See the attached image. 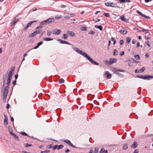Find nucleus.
Listing matches in <instances>:
<instances>
[{
  "instance_id": "f257e3e1",
  "label": "nucleus",
  "mask_w": 153,
  "mask_h": 153,
  "mask_svg": "<svg viewBox=\"0 0 153 153\" xmlns=\"http://www.w3.org/2000/svg\"><path fill=\"white\" fill-rule=\"evenodd\" d=\"M9 88V87L6 86L3 91V100L4 103H5L6 101V100L7 98V96L8 92V89Z\"/></svg>"
},
{
  "instance_id": "f03ea898",
  "label": "nucleus",
  "mask_w": 153,
  "mask_h": 153,
  "mask_svg": "<svg viewBox=\"0 0 153 153\" xmlns=\"http://www.w3.org/2000/svg\"><path fill=\"white\" fill-rule=\"evenodd\" d=\"M136 77L145 80H149V78H153V76L150 75H146L143 76V75H137Z\"/></svg>"
},
{
  "instance_id": "7ed1b4c3",
  "label": "nucleus",
  "mask_w": 153,
  "mask_h": 153,
  "mask_svg": "<svg viewBox=\"0 0 153 153\" xmlns=\"http://www.w3.org/2000/svg\"><path fill=\"white\" fill-rule=\"evenodd\" d=\"M74 50L76 51L78 53L82 55L84 57L86 58L88 55L86 53L83 52L82 51L76 48H73Z\"/></svg>"
},
{
  "instance_id": "20e7f679",
  "label": "nucleus",
  "mask_w": 153,
  "mask_h": 153,
  "mask_svg": "<svg viewBox=\"0 0 153 153\" xmlns=\"http://www.w3.org/2000/svg\"><path fill=\"white\" fill-rule=\"evenodd\" d=\"M105 4L107 6L111 7H118L116 4H114L113 2L110 3L109 2H106Z\"/></svg>"
},
{
  "instance_id": "39448f33",
  "label": "nucleus",
  "mask_w": 153,
  "mask_h": 153,
  "mask_svg": "<svg viewBox=\"0 0 153 153\" xmlns=\"http://www.w3.org/2000/svg\"><path fill=\"white\" fill-rule=\"evenodd\" d=\"M86 58H87V59H88L93 64L97 65H99V64L97 62L94 60H93L88 55Z\"/></svg>"
},
{
  "instance_id": "423d86ee",
  "label": "nucleus",
  "mask_w": 153,
  "mask_h": 153,
  "mask_svg": "<svg viewBox=\"0 0 153 153\" xmlns=\"http://www.w3.org/2000/svg\"><path fill=\"white\" fill-rule=\"evenodd\" d=\"M62 141H63L64 142L67 143L69 145H70V146H71L72 147L74 148H76V147L75 146H74V145H73L71 142V141L68 140H62Z\"/></svg>"
},
{
  "instance_id": "0eeeda50",
  "label": "nucleus",
  "mask_w": 153,
  "mask_h": 153,
  "mask_svg": "<svg viewBox=\"0 0 153 153\" xmlns=\"http://www.w3.org/2000/svg\"><path fill=\"white\" fill-rule=\"evenodd\" d=\"M112 71L114 74H116L117 73V72H125V71L123 69H119L117 70L115 68H113L112 70Z\"/></svg>"
},
{
  "instance_id": "6e6552de",
  "label": "nucleus",
  "mask_w": 153,
  "mask_h": 153,
  "mask_svg": "<svg viewBox=\"0 0 153 153\" xmlns=\"http://www.w3.org/2000/svg\"><path fill=\"white\" fill-rule=\"evenodd\" d=\"M61 32V30L59 29H54L52 31V33L53 34L58 35Z\"/></svg>"
},
{
  "instance_id": "1a4fd4ad",
  "label": "nucleus",
  "mask_w": 153,
  "mask_h": 153,
  "mask_svg": "<svg viewBox=\"0 0 153 153\" xmlns=\"http://www.w3.org/2000/svg\"><path fill=\"white\" fill-rule=\"evenodd\" d=\"M104 75L106 76V78L107 79H111L112 76V74L109 73V72L108 71H105L104 73Z\"/></svg>"
},
{
  "instance_id": "9d476101",
  "label": "nucleus",
  "mask_w": 153,
  "mask_h": 153,
  "mask_svg": "<svg viewBox=\"0 0 153 153\" xmlns=\"http://www.w3.org/2000/svg\"><path fill=\"white\" fill-rule=\"evenodd\" d=\"M36 21H30L27 24V25L25 26V27L24 30H25V31L27 29V28H28L30 26V25H31L32 23H35V22H36Z\"/></svg>"
},
{
  "instance_id": "9b49d317",
  "label": "nucleus",
  "mask_w": 153,
  "mask_h": 153,
  "mask_svg": "<svg viewBox=\"0 0 153 153\" xmlns=\"http://www.w3.org/2000/svg\"><path fill=\"white\" fill-rule=\"evenodd\" d=\"M117 61V59L116 58H115V59L110 58V60L109 61V65H110L111 64H113V63L116 62Z\"/></svg>"
},
{
  "instance_id": "f8f14e48",
  "label": "nucleus",
  "mask_w": 153,
  "mask_h": 153,
  "mask_svg": "<svg viewBox=\"0 0 153 153\" xmlns=\"http://www.w3.org/2000/svg\"><path fill=\"white\" fill-rule=\"evenodd\" d=\"M4 125L6 127L8 124V118L5 115H4Z\"/></svg>"
},
{
  "instance_id": "ddd939ff",
  "label": "nucleus",
  "mask_w": 153,
  "mask_h": 153,
  "mask_svg": "<svg viewBox=\"0 0 153 153\" xmlns=\"http://www.w3.org/2000/svg\"><path fill=\"white\" fill-rule=\"evenodd\" d=\"M126 61L128 62V65L129 66H131L133 65V62L132 61V60L131 59V58L126 59Z\"/></svg>"
},
{
  "instance_id": "4468645a",
  "label": "nucleus",
  "mask_w": 153,
  "mask_h": 153,
  "mask_svg": "<svg viewBox=\"0 0 153 153\" xmlns=\"http://www.w3.org/2000/svg\"><path fill=\"white\" fill-rule=\"evenodd\" d=\"M19 21L18 19H16V18H15L13 20L10 22V25L11 26H12L13 25H15L16 23Z\"/></svg>"
},
{
  "instance_id": "2eb2a0df",
  "label": "nucleus",
  "mask_w": 153,
  "mask_h": 153,
  "mask_svg": "<svg viewBox=\"0 0 153 153\" xmlns=\"http://www.w3.org/2000/svg\"><path fill=\"white\" fill-rule=\"evenodd\" d=\"M14 71V69L13 68L9 72L8 77L12 78V76L13 74V72Z\"/></svg>"
},
{
  "instance_id": "dca6fc26",
  "label": "nucleus",
  "mask_w": 153,
  "mask_h": 153,
  "mask_svg": "<svg viewBox=\"0 0 153 153\" xmlns=\"http://www.w3.org/2000/svg\"><path fill=\"white\" fill-rule=\"evenodd\" d=\"M119 32L123 35H124L126 34L127 31L126 29L123 28L122 30H120Z\"/></svg>"
},
{
  "instance_id": "f3484780",
  "label": "nucleus",
  "mask_w": 153,
  "mask_h": 153,
  "mask_svg": "<svg viewBox=\"0 0 153 153\" xmlns=\"http://www.w3.org/2000/svg\"><path fill=\"white\" fill-rule=\"evenodd\" d=\"M120 19L122 21H124L126 23H128L129 22L128 19L125 18L124 15L121 16H120Z\"/></svg>"
},
{
  "instance_id": "a211bd4d",
  "label": "nucleus",
  "mask_w": 153,
  "mask_h": 153,
  "mask_svg": "<svg viewBox=\"0 0 153 153\" xmlns=\"http://www.w3.org/2000/svg\"><path fill=\"white\" fill-rule=\"evenodd\" d=\"M74 16V14L73 13L72 14H67V15H65L64 18L65 19H69L70 18Z\"/></svg>"
},
{
  "instance_id": "6ab92c4d",
  "label": "nucleus",
  "mask_w": 153,
  "mask_h": 153,
  "mask_svg": "<svg viewBox=\"0 0 153 153\" xmlns=\"http://www.w3.org/2000/svg\"><path fill=\"white\" fill-rule=\"evenodd\" d=\"M67 33L68 35H69L70 36H71L75 37L76 36L75 33L72 31H68Z\"/></svg>"
},
{
  "instance_id": "aec40b11",
  "label": "nucleus",
  "mask_w": 153,
  "mask_h": 153,
  "mask_svg": "<svg viewBox=\"0 0 153 153\" xmlns=\"http://www.w3.org/2000/svg\"><path fill=\"white\" fill-rule=\"evenodd\" d=\"M58 41L61 44H65L69 45H71L70 44L69 42L65 41L62 40L60 39H58Z\"/></svg>"
},
{
  "instance_id": "412c9836",
  "label": "nucleus",
  "mask_w": 153,
  "mask_h": 153,
  "mask_svg": "<svg viewBox=\"0 0 153 153\" xmlns=\"http://www.w3.org/2000/svg\"><path fill=\"white\" fill-rule=\"evenodd\" d=\"M46 21L47 22V24H49L52 22H54L55 21V20L53 18H48L46 20Z\"/></svg>"
},
{
  "instance_id": "4be33fe9",
  "label": "nucleus",
  "mask_w": 153,
  "mask_h": 153,
  "mask_svg": "<svg viewBox=\"0 0 153 153\" xmlns=\"http://www.w3.org/2000/svg\"><path fill=\"white\" fill-rule=\"evenodd\" d=\"M137 144L136 141H134V143L131 146V147L132 148H135L137 147Z\"/></svg>"
},
{
  "instance_id": "5701e85b",
  "label": "nucleus",
  "mask_w": 153,
  "mask_h": 153,
  "mask_svg": "<svg viewBox=\"0 0 153 153\" xmlns=\"http://www.w3.org/2000/svg\"><path fill=\"white\" fill-rule=\"evenodd\" d=\"M12 79L11 78L8 77V79H7V85L6 86H8L9 87V86L10 84V82H11V79Z\"/></svg>"
},
{
  "instance_id": "b1692460",
  "label": "nucleus",
  "mask_w": 153,
  "mask_h": 153,
  "mask_svg": "<svg viewBox=\"0 0 153 153\" xmlns=\"http://www.w3.org/2000/svg\"><path fill=\"white\" fill-rule=\"evenodd\" d=\"M11 135L15 139H16L17 140L19 141V139L18 136L16 135L14 133L11 134Z\"/></svg>"
},
{
  "instance_id": "393cba45",
  "label": "nucleus",
  "mask_w": 153,
  "mask_h": 153,
  "mask_svg": "<svg viewBox=\"0 0 153 153\" xmlns=\"http://www.w3.org/2000/svg\"><path fill=\"white\" fill-rule=\"evenodd\" d=\"M96 28H98L100 29V30H103V27L102 26L100 25H95L94 26Z\"/></svg>"
},
{
  "instance_id": "a878e982",
  "label": "nucleus",
  "mask_w": 153,
  "mask_h": 153,
  "mask_svg": "<svg viewBox=\"0 0 153 153\" xmlns=\"http://www.w3.org/2000/svg\"><path fill=\"white\" fill-rule=\"evenodd\" d=\"M44 40V41H51L53 40V39L51 38H44L43 39Z\"/></svg>"
},
{
  "instance_id": "bb28decb",
  "label": "nucleus",
  "mask_w": 153,
  "mask_h": 153,
  "mask_svg": "<svg viewBox=\"0 0 153 153\" xmlns=\"http://www.w3.org/2000/svg\"><path fill=\"white\" fill-rule=\"evenodd\" d=\"M46 24H47V22L46 20L40 23V25H45Z\"/></svg>"
},
{
  "instance_id": "cd10ccee",
  "label": "nucleus",
  "mask_w": 153,
  "mask_h": 153,
  "mask_svg": "<svg viewBox=\"0 0 153 153\" xmlns=\"http://www.w3.org/2000/svg\"><path fill=\"white\" fill-rule=\"evenodd\" d=\"M123 147V149L126 150L128 148V146L126 144H124Z\"/></svg>"
},
{
  "instance_id": "c85d7f7f",
  "label": "nucleus",
  "mask_w": 153,
  "mask_h": 153,
  "mask_svg": "<svg viewBox=\"0 0 153 153\" xmlns=\"http://www.w3.org/2000/svg\"><path fill=\"white\" fill-rule=\"evenodd\" d=\"M36 33H35V31L32 33L30 34L29 35V37H32L36 35Z\"/></svg>"
},
{
  "instance_id": "c756f323",
  "label": "nucleus",
  "mask_w": 153,
  "mask_h": 153,
  "mask_svg": "<svg viewBox=\"0 0 153 153\" xmlns=\"http://www.w3.org/2000/svg\"><path fill=\"white\" fill-rule=\"evenodd\" d=\"M68 36L67 34H63V36L62 37V38L64 39H66L68 38Z\"/></svg>"
},
{
  "instance_id": "7c9ffc66",
  "label": "nucleus",
  "mask_w": 153,
  "mask_h": 153,
  "mask_svg": "<svg viewBox=\"0 0 153 153\" xmlns=\"http://www.w3.org/2000/svg\"><path fill=\"white\" fill-rule=\"evenodd\" d=\"M64 82V80L63 78H61L59 80V82L60 84L63 83Z\"/></svg>"
},
{
  "instance_id": "2f4dec72",
  "label": "nucleus",
  "mask_w": 153,
  "mask_h": 153,
  "mask_svg": "<svg viewBox=\"0 0 153 153\" xmlns=\"http://www.w3.org/2000/svg\"><path fill=\"white\" fill-rule=\"evenodd\" d=\"M118 54V51L116 49L114 50V51L113 55L114 56H116V55H117Z\"/></svg>"
},
{
  "instance_id": "473e14b6",
  "label": "nucleus",
  "mask_w": 153,
  "mask_h": 153,
  "mask_svg": "<svg viewBox=\"0 0 153 153\" xmlns=\"http://www.w3.org/2000/svg\"><path fill=\"white\" fill-rule=\"evenodd\" d=\"M64 147V146L62 145H60L57 146V149L58 150L62 149Z\"/></svg>"
},
{
  "instance_id": "72a5a7b5",
  "label": "nucleus",
  "mask_w": 153,
  "mask_h": 153,
  "mask_svg": "<svg viewBox=\"0 0 153 153\" xmlns=\"http://www.w3.org/2000/svg\"><path fill=\"white\" fill-rule=\"evenodd\" d=\"M145 45L146 46L148 45V48H149L150 46L149 45V42L148 41H146L145 43Z\"/></svg>"
},
{
  "instance_id": "f704fd0d",
  "label": "nucleus",
  "mask_w": 153,
  "mask_h": 153,
  "mask_svg": "<svg viewBox=\"0 0 153 153\" xmlns=\"http://www.w3.org/2000/svg\"><path fill=\"white\" fill-rule=\"evenodd\" d=\"M8 130H9V133L10 134H11L13 133L12 132V129L11 128L10 126H9L8 127Z\"/></svg>"
},
{
  "instance_id": "c9c22d12",
  "label": "nucleus",
  "mask_w": 153,
  "mask_h": 153,
  "mask_svg": "<svg viewBox=\"0 0 153 153\" xmlns=\"http://www.w3.org/2000/svg\"><path fill=\"white\" fill-rule=\"evenodd\" d=\"M42 31V29H40L39 30H37L35 31V32L36 34L39 33Z\"/></svg>"
},
{
  "instance_id": "e433bc0d",
  "label": "nucleus",
  "mask_w": 153,
  "mask_h": 153,
  "mask_svg": "<svg viewBox=\"0 0 153 153\" xmlns=\"http://www.w3.org/2000/svg\"><path fill=\"white\" fill-rule=\"evenodd\" d=\"M20 134L22 135L29 137V136L24 132H21Z\"/></svg>"
},
{
  "instance_id": "4c0bfd02",
  "label": "nucleus",
  "mask_w": 153,
  "mask_h": 153,
  "mask_svg": "<svg viewBox=\"0 0 153 153\" xmlns=\"http://www.w3.org/2000/svg\"><path fill=\"white\" fill-rule=\"evenodd\" d=\"M99 149L97 147L95 148V150L94 152V153H97L98 152Z\"/></svg>"
},
{
  "instance_id": "58836bf2",
  "label": "nucleus",
  "mask_w": 153,
  "mask_h": 153,
  "mask_svg": "<svg viewBox=\"0 0 153 153\" xmlns=\"http://www.w3.org/2000/svg\"><path fill=\"white\" fill-rule=\"evenodd\" d=\"M131 40V39L130 37H127L126 38V42L127 43H129Z\"/></svg>"
},
{
  "instance_id": "ea45409f",
  "label": "nucleus",
  "mask_w": 153,
  "mask_h": 153,
  "mask_svg": "<svg viewBox=\"0 0 153 153\" xmlns=\"http://www.w3.org/2000/svg\"><path fill=\"white\" fill-rule=\"evenodd\" d=\"M119 72H117V73L116 74L118 76H119L120 77H122L123 76V75L121 73H119Z\"/></svg>"
},
{
  "instance_id": "a19ab883",
  "label": "nucleus",
  "mask_w": 153,
  "mask_h": 153,
  "mask_svg": "<svg viewBox=\"0 0 153 153\" xmlns=\"http://www.w3.org/2000/svg\"><path fill=\"white\" fill-rule=\"evenodd\" d=\"M50 152V151L49 150H45V151H42L41 152V153H48Z\"/></svg>"
},
{
  "instance_id": "79ce46f5",
  "label": "nucleus",
  "mask_w": 153,
  "mask_h": 153,
  "mask_svg": "<svg viewBox=\"0 0 153 153\" xmlns=\"http://www.w3.org/2000/svg\"><path fill=\"white\" fill-rule=\"evenodd\" d=\"M135 58L137 60H139L140 59V57L139 55H135L134 56Z\"/></svg>"
},
{
  "instance_id": "37998d69",
  "label": "nucleus",
  "mask_w": 153,
  "mask_h": 153,
  "mask_svg": "<svg viewBox=\"0 0 153 153\" xmlns=\"http://www.w3.org/2000/svg\"><path fill=\"white\" fill-rule=\"evenodd\" d=\"M105 16L109 17L110 16V15L109 13H104L103 14Z\"/></svg>"
},
{
  "instance_id": "c03bdc74",
  "label": "nucleus",
  "mask_w": 153,
  "mask_h": 153,
  "mask_svg": "<svg viewBox=\"0 0 153 153\" xmlns=\"http://www.w3.org/2000/svg\"><path fill=\"white\" fill-rule=\"evenodd\" d=\"M105 151V149L103 148H102L101 149V150L100 152V153H103Z\"/></svg>"
},
{
  "instance_id": "a18cd8bd",
  "label": "nucleus",
  "mask_w": 153,
  "mask_h": 153,
  "mask_svg": "<svg viewBox=\"0 0 153 153\" xmlns=\"http://www.w3.org/2000/svg\"><path fill=\"white\" fill-rule=\"evenodd\" d=\"M142 31H143V32H145L146 33H149V31L148 30L145 29H143L142 30Z\"/></svg>"
},
{
  "instance_id": "49530a36",
  "label": "nucleus",
  "mask_w": 153,
  "mask_h": 153,
  "mask_svg": "<svg viewBox=\"0 0 153 153\" xmlns=\"http://www.w3.org/2000/svg\"><path fill=\"white\" fill-rule=\"evenodd\" d=\"M137 12L138 14H139L141 16H143V14L142 13H141L140 11L139 10H137Z\"/></svg>"
},
{
  "instance_id": "de8ad7c7",
  "label": "nucleus",
  "mask_w": 153,
  "mask_h": 153,
  "mask_svg": "<svg viewBox=\"0 0 153 153\" xmlns=\"http://www.w3.org/2000/svg\"><path fill=\"white\" fill-rule=\"evenodd\" d=\"M95 33V32L91 30L89 31L88 33L91 34H94Z\"/></svg>"
},
{
  "instance_id": "09e8293b",
  "label": "nucleus",
  "mask_w": 153,
  "mask_h": 153,
  "mask_svg": "<svg viewBox=\"0 0 153 153\" xmlns=\"http://www.w3.org/2000/svg\"><path fill=\"white\" fill-rule=\"evenodd\" d=\"M131 59L132 60V61H133V62H135V63H137L139 62V61H136V60H134V59L132 58H131Z\"/></svg>"
},
{
  "instance_id": "8fccbe9b",
  "label": "nucleus",
  "mask_w": 153,
  "mask_h": 153,
  "mask_svg": "<svg viewBox=\"0 0 153 153\" xmlns=\"http://www.w3.org/2000/svg\"><path fill=\"white\" fill-rule=\"evenodd\" d=\"M145 67H143L140 70V72H141V73H142L145 70Z\"/></svg>"
},
{
  "instance_id": "3c124183",
  "label": "nucleus",
  "mask_w": 153,
  "mask_h": 153,
  "mask_svg": "<svg viewBox=\"0 0 153 153\" xmlns=\"http://www.w3.org/2000/svg\"><path fill=\"white\" fill-rule=\"evenodd\" d=\"M7 75L6 74V75L4 76H3V80H4V81L5 80H6V79L7 77Z\"/></svg>"
},
{
  "instance_id": "603ef678",
  "label": "nucleus",
  "mask_w": 153,
  "mask_h": 153,
  "mask_svg": "<svg viewBox=\"0 0 153 153\" xmlns=\"http://www.w3.org/2000/svg\"><path fill=\"white\" fill-rule=\"evenodd\" d=\"M61 17V15H56L55 16V18L56 19H59Z\"/></svg>"
},
{
  "instance_id": "864d4df0",
  "label": "nucleus",
  "mask_w": 153,
  "mask_h": 153,
  "mask_svg": "<svg viewBox=\"0 0 153 153\" xmlns=\"http://www.w3.org/2000/svg\"><path fill=\"white\" fill-rule=\"evenodd\" d=\"M123 42H124L123 40V39H121L120 41V45H123Z\"/></svg>"
},
{
  "instance_id": "5fc2aeb1",
  "label": "nucleus",
  "mask_w": 153,
  "mask_h": 153,
  "mask_svg": "<svg viewBox=\"0 0 153 153\" xmlns=\"http://www.w3.org/2000/svg\"><path fill=\"white\" fill-rule=\"evenodd\" d=\"M32 144H30L28 143H26L25 145V146L26 147L28 146H32Z\"/></svg>"
},
{
  "instance_id": "6e6d98bb",
  "label": "nucleus",
  "mask_w": 153,
  "mask_h": 153,
  "mask_svg": "<svg viewBox=\"0 0 153 153\" xmlns=\"http://www.w3.org/2000/svg\"><path fill=\"white\" fill-rule=\"evenodd\" d=\"M143 17H144L145 18L147 19H150V18L149 16H146L145 15H143Z\"/></svg>"
},
{
  "instance_id": "4d7b16f0",
  "label": "nucleus",
  "mask_w": 153,
  "mask_h": 153,
  "mask_svg": "<svg viewBox=\"0 0 153 153\" xmlns=\"http://www.w3.org/2000/svg\"><path fill=\"white\" fill-rule=\"evenodd\" d=\"M43 43V41H41V42H38V43H37V45L38 46H39L40 45H41Z\"/></svg>"
},
{
  "instance_id": "13d9d810",
  "label": "nucleus",
  "mask_w": 153,
  "mask_h": 153,
  "mask_svg": "<svg viewBox=\"0 0 153 153\" xmlns=\"http://www.w3.org/2000/svg\"><path fill=\"white\" fill-rule=\"evenodd\" d=\"M51 33V32L49 31H47V35L48 36H50Z\"/></svg>"
},
{
  "instance_id": "bf43d9fd",
  "label": "nucleus",
  "mask_w": 153,
  "mask_h": 153,
  "mask_svg": "<svg viewBox=\"0 0 153 153\" xmlns=\"http://www.w3.org/2000/svg\"><path fill=\"white\" fill-rule=\"evenodd\" d=\"M139 152V149H137L134 151L133 153H138Z\"/></svg>"
},
{
  "instance_id": "052dcab7",
  "label": "nucleus",
  "mask_w": 153,
  "mask_h": 153,
  "mask_svg": "<svg viewBox=\"0 0 153 153\" xmlns=\"http://www.w3.org/2000/svg\"><path fill=\"white\" fill-rule=\"evenodd\" d=\"M100 21V20L98 18H96L95 20H94V22H99Z\"/></svg>"
},
{
  "instance_id": "680f3d73",
  "label": "nucleus",
  "mask_w": 153,
  "mask_h": 153,
  "mask_svg": "<svg viewBox=\"0 0 153 153\" xmlns=\"http://www.w3.org/2000/svg\"><path fill=\"white\" fill-rule=\"evenodd\" d=\"M136 42V40L135 39H133L132 40V43L133 44H135Z\"/></svg>"
},
{
  "instance_id": "e2e57ef3",
  "label": "nucleus",
  "mask_w": 153,
  "mask_h": 153,
  "mask_svg": "<svg viewBox=\"0 0 153 153\" xmlns=\"http://www.w3.org/2000/svg\"><path fill=\"white\" fill-rule=\"evenodd\" d=\"M51 147H52V145L51 144H50V145H48L47 146V147H46V148H47L50 149V148H51Z\"/></svg>"
},
{
  "instance_id": "0e129e2a",
  "label": "nucleus",
  "mask_w": 153,
  "mask_h": 153,
  "mask_svg": "<svg viewBox=\"0 0 153 153\" xmlns=\"http://www.w3.org/2000/svg\"><path fill=\"white\" fill-rule=\"evenodd\" d=\"M57 146L58 145H56L55 146H54L52 148L53 150H54L55 149H56L57 147Z\"/></svg>"
},
{
  "instance_id": "69168bd1",
  "label": "nucleus",
  "mask_w": 153,
  "mask_h": 153,
  "mask_svg": "<svg viewBox=\"0 0 153 153\" xmlns=\"http://www.w3.org/2000/svg\"><path fill=\"white\" fill-rule=\"evenodd\" d=\"M42 25H40V26L39 27H37L36 28V29L37 30H38V29H39V28H40L41 29H42V26H41Z\"/></svg>"
},
{
  "instance_id": "338daca9",
  "label": "nucleus",
  "mask_w": 153,
  "mask_h": 153,
  "mask_svg": "<svg viewBox=\"0 0 153 153\" xmlns=\"http://www.w3.org/2000/svg\"><path fill=\"white\" fill-rule=\"evenodd\" d=\"M134 29L137 30L138 32H140L142 31V30H140L138 28H136V27H135V28H134Z\"/></svg>"
},
{
  "instance_id": "774afa93",
  "label": "nucleus",
  "mask_w": 153,
  "mask_h": 153,
  "mask_svg": "<svg viewBox=\"0 0 153 153\" xmlns=\"http://www.w3.org/2000/svg\"><path fill=\"white\" fill-rule=\"evenodd\" d=\"M140 70H139L138 69H136L135 70V72L136 73H140Z\"/></svg>"
}]
</instances>
